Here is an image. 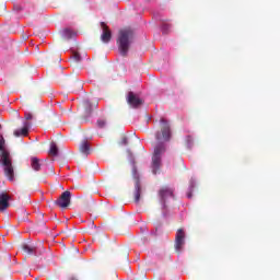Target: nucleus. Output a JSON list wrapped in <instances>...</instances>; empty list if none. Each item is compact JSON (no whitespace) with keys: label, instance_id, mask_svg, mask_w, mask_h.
<instances>
[{"label":"nucleus","instance_id":"f257e3e1","mask_svg":"<svg viewBox=\"0 0 280 280\" xmlns=\"http://www.w3.org/2000/svg\"><path fill=\"white\" fill-rule=\"evenodd\" d=\"M160 126L161 130L155 135L158 144L154 148L152 156L153 174H156V171L161 170V159L165 153V143L172 139V127L170 126V121L165 120V118H161Z\"/></svg>","mask_w":280,"mask_h":280},{"label":"nucleus","instance_id":"f03ea898","mask_svg":"<svg viewBox=\"0 0 280 280\" xmlns=\"http://www.w3.org/2000/svg\"><path fill=\"white\" fill-rule=\"evenodd\" d=\"M0 163L5 178L10 183H14V164H12V155H10V150L5 147V138L3 136H0Z\"/></svg>","mask_w":280,"mask_h":280},{"label":"nucleus","instance_id":"7ed1b4c3","mask_svg":"<svg viewBox=\"0 0 280 280\" xmlns=\"http://www.w3.org/2000/svg\"><path fill=\"white\" fill-rule=\"evenodd\" d=\"M132 40H135V32L131 28H122L119 31L117 45L120 56H128Z\"/></svg>","mask_w":280,"mask_h":280},{"label":"nucleus","instance_id":"20e7f679","mask_svg":"<svg viewBox=\"0 0 280 280\" xmlns=\"http://www.w3.org/2000/svg\"><path fill=\"white\" fill-rule=\"evenodd\" d=\"M128 153V161L132 165V176L136 180L135 183V202L139 203L141 200V183L139 182V173H137V166L135 165V156L132 155V152L130 150H127Z\"/></svg>","mask_w":280,"mask_h":280},{"label":"nucleus","instance_id":"39448f33","mask_svg":"<svg viewBox=\"0 0 280 280\" xmlns=\"http://www.w3.org/2000/svg\"><path fill=\"white\" fill-rule=\"evenodd\" d=\"M159 196H160L162 209L163 211H165V207H166L165 202H167L168 198H174V190H172V188L164 187L160 189Z\"/></svg>","mask_w":280,"mask_h":280},{"label":"nucleus","instance_id":"423d86ee","mask_svg":"<svg viewBox=\"0 0 280 280\" xmlns=\"http://www.w3.org/2000/svg\"><path fill=\"white\" fill-rule=\"evenodd\" d=\"M56 205H58V207L61 209H67V207L71 205V191H63L59 199L56 201Z\"/></svg>","mask_w":280,"mask_h":280},{"label":"nucleus","instance_id":"0eeeda50","mask_svg":"<svg viewBox=\"0 0 280 280\" xmlns=\"http://www.w3.org/2000/svg\"><path fill=\"white\" fill-rule=\"evenodd\" d=\"M183 246H185V231L179 229L177 230L175 237V250L180 253V250H183Z\"/></svg>","mask_w":280,"mask_h":280},{"label":"nucleus","instance_id":"6e6552de","mask_svg":"<svg viewBox=\"0 0 280 280\" xmlns=\"http://www.w3.org/2000/svg\"><path fill=\"white\" fill-rule=\"evenodd\" d=\"M127 103L131 108H139V106L143 104V101L133 92H129L127 95Z\"/></svg>","mask_w":280,"mask_h":280},{"label":"nucleus","instance_id":"1a4fd4ad","mask_svg":"<svg viewBox=\"0 0 280 280\" xmlns=\"http://www.w3.org/2000/svg\"><path fill=\"white\" fill-rule=\"evenodd\" d=\"M30 128H32V122L30 121H23V127L20 129H15L13 131V136L19 138V137H27L30 135Z\"/></svg>","mask_w":280,"mask_h":280},{"label":"nucleus","instance_id":"9d476101","mask_svg":"<svg viewBox=\"0 0 280 280\" xmlns=\"http://www.w3.org/2000/svg\"><path fill=\"white\" fill-rule=\"evenodd\" d=\"M101 27H102V32H103L102 35H101L102 42L103 43H110V38H113L110 30H108V26L104 22L101 23Z\"/></svg>","mask_w":280,"mask_h":280},{"label":"nucleus","instance_id":"9b49d317","mask_svg":"<svg viewBox=\"0 0 280 280\" xmlns=\"http://www.w3.org/2000/svg\"><path fill=\"white\" fill-rule=\"evenodd\" d=\"M10 207V197L5 192H0V211H5Z\"/></svg>","mask_w":280,"mask_h":280},{"label":"nucleus","instance_id":"f8f14e48","mask_svg":"<svg viewBox=\"0 0 280 280\" xmlns=\"http://www.w3.org/2000/svg\"><path fill=\"white\" fill-rule=\"evenodd\" d=\"M60 34L66 40H71V38L75 36V32H73L71 28H63L62 31H60Z\"/></svg>","mask_w":280,"mask_h":280},{"label":"nucleus","instance_id":"ddd939ff","mask_svg":"<svg viewBox=\"0 0 280 280\" xmlns=\"http://www.w3.org/2000/svg\"><path fill=\"white\" fill-rule=\"evenodd\" d=\"M40 160L36 156L31 158V167L34 172H40Z\"/></svg>","mask_w":280,"mask_h":280},{"label":"nucleus","instance_id":"4468645a","mask_svg":"<svg viewBox=\"0 0 280 280\" xmlns=\"http://www.w3.org/2000/svg\"><path fill=\"white\" fill-rule=\"evenodd\" d=\"M80 153L81 154H85L89 155V153L91 152V145L89 144V142L83 141L80 147H79Z\"/></svg>","mask_w":280,"mask_h":280},{"label":"nucleus","instance_id":"2eb2a0df","mask_svg":"<svg viewBox=\"0 0 280 280\" xmlns=\"http://www.w3.org/2000/svg\"><path fill=\"white\" fill-rule=\"evenodd\" d=\"M49 154H51V156H58V147L55 142L50 144Z\"/></svg>","mask_w":280,"mask_h":280},{"label":"nucleus","instance_id":"dca6fc26","mask_svg":"<svg viewBox=\"0 0 280 280\" xmlns=\"http://www.w3.org/2000/svg\"><path fill=\"white\" fill-rule=\"evenodd\" d=\"M23 250H24V253H27L28 255L34 254V248H32L30 245H24Z\"/></svg>","mask_w":280,"mask_h":280},{"label":"nucleus","instance_id":"f3484780","mask_svg":"<svg viewBox=\"0 0 280 280\" xmlns=\"http://www.w3.org/2000/svg\"><path fill=\"white\" fill-rule=\"evenodd\" d=\"M72 59L74 60V62H80V60H82V58L80 57V54H74Z\"/></svg>","mask_w":280,"mask_h":280},{"label":"nucleus","instance_id":"a211bd4d","mask_svg":"<svg viewBox=\"0 0 280 280\" xmlns=\"http://www.w3.org/2000/svg\"><path fill=\"white\" fill-rule=\"evenodd\" d=\"M33 119V116L31 113H25V120L24 121H30Z\"/></svg>","mask_w":280,"mask_h":280},{"label":"nucleus","instance_id":"6ab92c4d","mask_svg":"<svg viewBox=\"0 0 280 280\" xmlns=\"http://www.w3.org/2000/svg\"><path fill=\"white\" fill-rule=\"evenodd\" d=\"M121 145H128V138L127 137H122L121 141H120Z\"/></svg>","mask_w":280,"mask_h":280},{"label":"nucleus","instance_id":"aec40b11","mask_svg":"<svg viewBox=\"0 0 280 280\" xmlns=\"http://www.w3.org/2000/svg\"><path fill=\"white\" fill-rule=\"evenodd\" d=\"M194 185H196V180L190 179V185H189V191H194Z\"/></svg>","mask_w":280,"mask_h":280},{"label":"nucleus","instance_id":"412c9836","mask_svg":"<svg viewBox=\"0 0 280 280\" xmlns=\"http://www.w3.org/2000/svg\"><path fill=\"white\" fill-rule=\"evenodd\" d=\"M98 126H100V128H104V126H106V121L98 120Z\"/></svg>","mask_w":280,"mask_h":280},{"label":"nucleus","instance_id":"4be33fe9","mask_svg":"<svg viewBox=\"0 0 280 280\" xmlns=\"http://www.w3.org/2000/svg\"><path fill=\"white\" fill-rule=\"evenodd\" d=\"M187 143H188V148H191V138L190 137L187 138Z\"/></svg>","mask_w":280,"mask_h":280},{"label":"nucleus","instance_id":"5701e85b","mask_svg":"<svg viewBox=\"0 0 280 280\" xmlns=\"http://www.w3.org/2000/svg\"><path fill=\"white\" fill-rule=\"evenodd\" d=\"M187 198H191V192H188V194H187Z\"/></svg>","mask_w":280,"mask_h":280},{"label":"nucleus","instance_id":"b1692460","mask_svg":"<svg viewBox=\"0 0 280 280\" xmlns=\"http://www.w3.org/2000/svg\"><path fill=\"white\" fill-rule=\"evenodd\" d=\"M165 27H167V25H164V26H163V32H165Z\"/></svg>","mask_w":280,"mask_h":280},{"label":"nucleus","instance_id":"393cba45","mask_svg":"<svg viewBox=\"0 0 280 280\" xmlns=\"http://www.w3.org/2000/svg\"><path fill=\"white\" fill-rule=\"evenodd\" d=\"M163 215L165 217V212H163Z\"/></svg>","mask_w":280,"mask_h":280}]
</instances>
